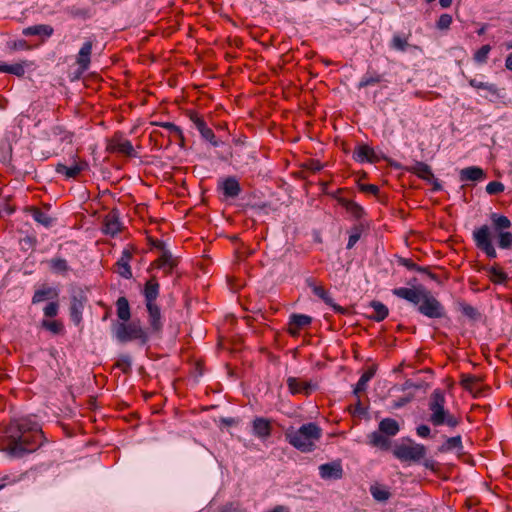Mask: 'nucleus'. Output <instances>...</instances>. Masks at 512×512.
Returning a JSON list of instances; mask_svg holds the SVG:
<instances>
[{
	"mask_svg": "<svg viewBox=\"0 0 512 512\" xmlns=\"http://www.w3.org/2000/svg\"><path fill=\"white\" fill-rule=\"evenodd\" d=\"M253 434L261 439H266L271 435L272 426L270 420L263 417H256L252 424Z\"/></svg>",
	"mask_w": 512,
	"mask_h": 512,
	"instance_id": "aec40b11",
	"label": "nucleus"
},
{
	"mask_svg": "<svg viewBox=\"0 0 512 512\" xmlns=\"http://www.w3.org/2000/svg\"><path fill=\"white\" fill-rule=\"evenodd\" d=\"M393 454L401 461H419L426 455V448L421 444H402L394 448Z\"/></svg>",
	"mask_w": 512,
	"mask_h": 512,
	"instance_id": "1a4fd4ad",
	"label": "nucleus"
},
{
	"mask_svg": "<svg viewBox=\"0 0 512 512\" xmlns=\"http://www.w3.org/2000/svg\"><path fill=\"white\" fill-rule=\"evenodd\" d=\"M460 180L465 181H480L485 178L484 170L480 167L470 166L460 171Z\"/></svg>",
	"mask_w": 512,
	"mask_h": 512,
	"instance_id": "5701e85b",
	"label": "nucleus"
},
{
	"mask_svg": "<svg viewBox=\"0 0 512 512\" xmlns=\"http://www.w3.org/2000/svg\"><path fill=\"white\" fill-rule=\"evenodd\" d=\"M89 167L87 161L80 159L77 155L72 157V164L67 166L62 163L56 165V172L65 175L66 178H76L81 172Z\"/></svg>",
	"mask_w": 512,
	"mask_h": 512,
	"instance_id": "9b49d317",
	"label": "nucleus"
},
{
	"mask_svg": "<svg viewBox=\"0 0 512 512\" xmlns=\"http://www.w3.org/2000/svg\"><path fill=\"white\" fill-rule=\"evenodd\" d=\"M42 328L46 329L47 331L51 332L54 335H59L64 332V325L59 320H47L44 319L41 322Z\"/></svg>",
	"mask_w": 512,
	"mask_h": 512,
	"instance_id": "a19ab883",
	"label": "nucleus"
},
{
	"mask_svg": "<svg viewBox=\"0 0 512 512\" xmlns=\"http://www.w3.org/2000/svg\"><path fill=\"white\" fill-rule=\"evenodd\" d=\"M108 149L110 152H117L126 156L134 155V148L132 143L129 140L122 139L120 137H114L111 140Z\"/></svg>",
	"mask_w": 512,
	"mask_h": 512,
	"instance_id": "a211bd4d",
	"label": "nucleus"
},
{
	"mask_svg": "<svg viewBox=\"0 0 512 512\" xmlns=\"http://www.w3.org/2000/svg\"><path fill=\"white\" fill-rule=\"evenodd\" d=\"M382 79L383 77L381 74L375 71H367V73L361 78L360 82L358 83V89L378 84L382 81Z\"/></svg>",
	"mask_w": 512,
	"mask_h": 512,
	"instance_id": "4c0bfd02",
	"label": "nucleus"
},
{
	"mask_svg": "<svg viewBox=\"0 0 512 512\" xmlns=\"http://www.w3.org/2000/svg\"><path fill=\"white\" fill-rule=\"evenodd\" d=\"M28 212L37 223L46 228L51 227L54 223V219L49 214L43 212L40 208L30 207Z\"/></svg>",
	"mask_w": 512,
	"mask_h": 512,
	"instance_id": "c85d7f7f",
	"label": "nucleus"
},
{
	"mask_svg": "<svg viewBox=\"0 0 512 512\" xmlns=\"http://www.w3.org/2000/svg\"><path fill=\"white\" fill-rule=\"evenodd\" d=\"M115 366L123 373H129L131 371V357L127 354L120 355Z\"/></svg>",
	"mask_w": 512,
	"mask_h": 512,
	"instance_id": "49530a36",
	"label": "nucleus"
},
{
	"mask_svg": "<svg viewBox=\"0 0 512 512\" xmlns=\"http://www.w3.org/2000/svg\"><path fill=\"white\" fill-rule=\"evenodd\" d=\"M473 240L478 249L483 251L487 257L496 258L497 252L492 243L491 228L488 225H482L481 227L473 231Z\"/></svg>",
	"mask_w": 512,
	"mask_h": 512,
	"instance_id": "0eeeda50",
	"label": "nucleus"
},
{
	"mask_svg": "<svg viewBox=\"0 0 512 512\" xmlns=\"http://www.w3.org/2000/svg\"><path fill=\"white\" fill-rule=\"evenodd\" d=\"M429 410L431 411L429 421L434 426L446 424L451 428H455L460 423L457 417L445 409V396L440 389L434 390L431 394Z\"/></svg>",
	"mask_w": 512,
	"mask_h": 512,
	"instance_id": "7ed1b4c3",
	"label": "nucleus"
},
{
	"mask_svg": "<svg viewBox=\"0 0 512 512\" xmlns=\"http://www.w3.org/2000/svg\"><path fill=\"white\" fill-rule=\"evenodd\" d=\"M505 189L504 184L499 181H491L486 186V192L490 195H496L503 192Z\"/></svg>",
	"mask_w": 512,
	"mask_h": 512,
	"instance_id": "3c124183",
	"label": "nucleus"
},
{
	"mask_svg": "<svg viewBox=\"0 0 512 512\" xmlns=\"http://www.w3.org/2000/svg\"><path fill=\"white\" fill-rule=\"evenodd\" d=\"M54 29L52 26L47 24H39L24 28L22 34L24 36H44L50 37L53 35Z\"/></svg>",
	"mask_w": 512,
	"mask_h": 512,
	"instance_id": "b1692460",
	"label": "nucleus"
},
{
	"mask_svg": "<svg viewBox=\"0 0 512 512\" xmlns=\"http://www.w3.org/2000/svg\"><path fill=\"white\" fill-rule=\"evenodd\" d=\"M156 125H159L165 129H167L170 133H173L175 136L179 137L181 140L184 139L182 130L179 126L175 125L172 122H161L156 123Z\"/></svg>",
	"mask_w": 512,
	"mask_h": 512,
	"instance_id": "09e8293b",
	"label": "nucleus"
},
{
	"mask_svg": "<svg viewBox=\"0 0 512 512\" xmlns=\"http://www.w3.org/2000/svg\"><path fill=\"white\" fill-rule=\"evenodd\" d=\"M490 273L493 276L494 280L501 283L507 279V275L502 272L498 267H492L490 269Z\"/></svg>",
	"mask_w": 512,
	"mask_h": 512,
	"instance_id": "6e6d98bb",
	"label": "nucleus"
},
{
	"mask_svg": "<svg viewBox=\"0 0 512 512\" xmlns=\"http://www.w3.org/2000/svg\"><path fill=\"white\" fill-rule=\"evenodd\" d=\"M428 182L433 185V190L434 191H439V190L442 189V186H441L440 182L434 176H433V179H431V181H428Z\"/></svg>",
	"mask_w": 512,
	"mask_h": 512,
	"instance_id": "338daca9",
	"label": "nucleus"
},
{
	"mask_svg": "<svg viewBox=\"0 0 512 512\" xmlns=\"http://www.w3.org/2000/svg\"><path fill=\"white\" fill-rule=\"evenodd\" d=\"M461 311L464 315H466L467 317H469L471 319H475L478 316L477 310L469 304L462 305Z\"/></svg>",
	"mask_w": 512,
	"mask_h": 512,
	"instance_id": "4d7b16f0",
	"label": "nucleus"
},
{
	"mask_svg": "<svg viewBox=\"0 0 512 512\" xmlns=\"http://www.w3.org/2000/svg\"><path fill=\"white\" fill-rule=\"evenodd\" d=\"M370 307L372 308L373 312L370 315V318H372L375 321H382L388 316V308L379 301H372L370 303Z\"/></svg>",
	"mask_w": 512,
	"mask_h": 512,
	"instance_id": "c9c22d12",
	"label": "nucleus"
},
{
	"mask_svg": "<svg viewBox=\"0 0 512 512\" xmlns=\"http://www.w3.org/2000/svg\"><path fill=\"white\" fill-rule=\"evenodd\" d=\"M113 333L116 339L121 343L138 340L144 345L148 341V335L139 322L130 323L118 322L113 325Z\"/></svg>",
	"mask_w": 512,
	"mask_h": 512,
	"instance_id": "39448f33",
	"label": "nucleus"
},
{
	"mask_svg": "<svg viewBox=\"0 0 512 512\" xmlns=\"http://www.w3.org/2000/svg\"><path fill=\"white\" fill-rule=\"evenodd\" d=\"M85 298L73 296L70 303V317L75 324H79L82 320V311L84 309Z\"/></svg>",
	"mask_w": 512,
	"mask_h": 512,
	"instance_id": "4be33fe9",
	"label": "nucleus"
},
{
	"mask_svg": "<svg viewBox=\"0 0 512 512\" xmlns=\"http://www.w3.org/2000/svg\"><path fill=\"white\" fill-rule=\"evenodd\" d=\"M158 266L160 268H164L167 270L168 273H170L173 268L177 265L176 259H174L170 252L163 251L161 256L157 260Z\"/></svg>",
	"mask_w": 512,
	"mask_h": 512,
	"instance_id": "ea45409f",
	"label": "nucleus"
},
{
	"mask_svg": "<svg viewBox=\"0 0 512 512\" xmlns=\"http://www.w3.org/2000/svg\"><path fill=\"white\" fill-rule=\"evenodd\" d=\"M40 424L30 417L13 419L1 438L2 450L9 456L21 458L35 452L44 443Z\"/></svg>",
	"mask_w": 512,
	"mask_h": 512,
	"instance_id": "f257e3e1",
	"label": "nucleus"
},
{
	"mask_svg": "<svg viewBox=\"0 0 512 512\" xmlns=\"http://www.w3.org/2000/svg\"><path fill=\"white\" fill-rule=\"evenodd\" d=\"M461 385L471 393H478L480 391L481 379L474 375L463 374L461 376Z\"/></svg>",
	"mask_w": 512,
	"mask_h": 512,
	"instance_id": "72a5a7b5",
	"label": "nucleus"
},
{
	"mask_svg": "<svg viewBox=\"0 0 512 512\" xmlns=\"http://www.w3.org/2000/svg\"><path fill=\"white\" fill-rule=\"evenodd\" d=\"M337 200L353 217L360 219L364 216V209L356 202L342 197H339Z\"/></svg>",
	"mask_w": 512,
	"mask_h": 512,
	"instance_id": "7c9ffc66",
	"label": "nucleus"
},
{
	"mask_svg": "<svg viewBox=\"0 0 512 512\" xmlns=\"http://www.w3.org/2000/svg\"><path fill=\"white\" fill-rule=\"evenodd\" d=\"M122 230L119 214L116 210L110 211L103 219L102 231L106 235L114 237Z\"/></svg>",
	"mask_w": 512,
	"mask_h": 512,
	"instance_id": "ddd939ff",
	"label": "nucleus"
},
{
	"mask_svg": "<svg viewBox=\"0 0 512 512\" xmlns=\"http://www.w3.org/2000/svg\"><path fill=\"white\" fill-rule=\"evenodd\" d=\"M305 167L315 173L319 172L323 168V165L318 160L311 159L305 164Z\"/></svg>",
	"mask_w": 512,
	"mask_h": 512,
	"instance_id": "13d9d810",
	"label": "nucleus"
},
{
	"mask_svg": "<svg viewBox=\"0 0 512 512\" xmlns=\"http://www.w3.org/2000/svg\"><path fill=\"white\" fill-rule=\"evenodd\" d=\"M376 373V367L370 366L360 377L355 388L354 394L359 398V394L364 392L367 388L368 382L374 377Z\"/></svg>",
	"mask_w": 512,
	"mask_h": 512,
	"instance_id": "cd10ccee",
	"label": "nucleus"
},
{
	"mask_svg": "<svg viewBox=\"0 0 512 512\" xmlns=\"http://www.w3.org/2000/svg\"><path fill=\"white\" fill-rule=\"evenodd\" d=\"M361 191L376 195L379 192L378 186L374 184H363L360 186Z\"/></svg>",
	"mask_w": 512,
	"mask_h": 512,
	"instance_id": "052dcab7",
	"label": "nucleus"
},
{
	"mask_svg": "<svg viewBox=\"0 0 512 512\" xmlns=\"http://www.w3.org/2000/svg\"><path fill=\"white\" fill-rule=\"evenodd\" d=\"M223 193L226 197H237L241 192L240 184L234 177H228L222 184Z\"/></svg>",
	"mask_w": 512,
	"mask_h": 512,
	"instance_id": "473e14b6",
	"label": "nucleus"
},
{
	"mask_svg": "<svg viewBox=\"0 0 512 512\" xmlns=\"http://www.w3.org/2000/svg\"><path fill=\"white\" fill-rule=\"evenodd\" d=\"M469 84L476 89H484L493 95H498V88L493 83L482 82L477 79H470Z\"/></svg>",
	"mask_w": 512,
	"mask_h": 512,
	"instance_id": "37998d69",
	"label": "nucleus"
},
{
	"mask_svg": "<svg viewBox=\"0 0 512 512\" xmlns=\"http://www.w3.org/2000/svg\"><path fill=\"white\" fill-rule=\"evenodd\" d=\"M399 430V424L395 419L384 418L380 421L378 430L368 435V443L373 447L388 450L391 445L389 438L395 436Z\"/></svg>",
	"mask_w": 512,
	"mask_h": 512,
	"instance_id": "20e7f679",
	"label": "nucleus"
},
{
	"mask_svg": "<svg viewBox=\"0 0 512 512\" xmlns=\"http://www.w3.org/2000/svg\"><path fill=\"white\" fill-rule=\"evenodd\" d=\"M492 228L498 235V245L502 249L512 248V233L507 231L512 223L508 217L497 213L491 214Z\"/></svg>",
	"mask_w": 512,
	"mask_h": 512,
	"instance_id": "423d86ee",
	"label": "nucleus"
},
{
	"mask_svg": "<svg viewBox=\"0 0 512 512\" xmlns=\"http://www.w3.org/2000/svg\"><path fill=\"white\" fill-rule=\"evenodd\" d=\"M353 158L357 161V162H373L374 161V151L371 147H369L368 145H359L357 146V148L355 149L354 153H353Z\"/></svg>",
	"mask_w": 512,
	"mask_h": 512,
	"instance_id": "2f4dec72",
	"label": "nucleus"
},
{
	"mask_svg": "<svg viewBox=\"0 0 512 512\" xmlns=\"http://www.w3.org/2000/svg\"><path fill=\"white\" fill-rule=\"evenodd\" d=\"M29 65L30 63L28 61H22L11 65L0 62V72L22 77L25 74V67Z\"/></svg>",
	"mask_w": 512,
	"mask_h": 512,
	"instance_id": "c756f323",
	"label": "nucleus"
},
{
	"mask_svg": "<svg viewBox=\"0 0 512 512\" xmlns=\"http://www.w3.org/2000/svg\"><path fill=\"white\" fill-rule=\"evenodd\" d=\"M451 24H452V16L449 14H442V15H440V17L436 23V27L439 30H447Z\"/></svg>",
	"mask_w": 512,
	"mask_h": 512,
	"instance_id": "864d4df0",
	"label": "nucleus"
},
{
	"mask_svg": "<svg viewBox=\"0 0 512 512\" xmlns=\"http://www.w3.org/2000/svg\"><path fill=\"white\" fill-rule=\"evenodd\" d=\"M116 306L117 316L125 323L130 319L131 316L128 300L125 297H120L116 302Z\"/></svg>",
	"mask_w": 512,
	"mask_h": 512,
	"instance_id": "58836bf2",
	"label": "nucleus"
},
{
	"mask_svg": "<svg viewBox=\"0 0 512 512\" xmlns=\"http://www.w3.org/2000/svg\"><path fill=\"white\" fill-rule=\"evenodd\" d=\"M312 322V318L304 314H292L289 317L288 333L291 336H298L301 329L309 326Z\"/></svg>",
	"mask_w": 512,
	"mask_h": 512,
	"instance_id": "4468645a",
	"label": "nucleus"
},
{
	"mask_svg": "<svg viewBox=\"0 0 512 512\" xmlns=\"http://www.w3.org/2000/svg\"><path fill=\"white\" fill-rule=\"evenodd\" d=\"M221 512H245V511L233 504H227L224 506V508L221 510Z\"/></svg>",
	"mask_w": 512,
	"mask_h": 512,
	"instance_id": "e2e57ef3",
	"label": "nucleus"
},
{
	"mask_svg": "<svg viewBox=\"0 0 512 512\" xmlns=\"http://www.w3.org/2000/svg\"><path fill=\"white\" fill-rule=\"evenodd\" d=\"M418 311L431 319L443 318L445 309L443 305L428 291L418 306Z\"/></svg>",
	"mask_w": 512,
	"mask_h": 512,
	"instance_id": "6e6552de",
	"label": "nucleus"
},
{
	"mask_svg": "<svg viewBox=\"0 0 512 512\" xmlns=\"http://www.w3.org/2000/svg\"><path fill=\"white\" fill-rule=\"evenodd\" d=\"M402 264H403L404 266H406V267H407L408 269H410V270H416V271H418V272H425V273H428V275H429L432 279L436 280V275H434V274H432V273L428 272V271H427V268L418 266L417 264H415L414 262H412L410 259H403V260H402Z\"/></svg>",
	"mask_w": 512,
	"mask_h": 512,
	"instance_id": "603ef678",
	"label": "nucleus"
},
{
	"mask_svg": "<svg viewBox=\"0 0 512 512\" xmlns=\"http://www.w3.org/2000/svg\"><path fill=\"white\" fill-rule=\"evenodd\" d=\"M505 66L508 70H512V53H510L505 61Z\"/></svg>",
	"mask_w": 512,
	"mask_h": 512,
	"instance_id": "774afa93",
	"label": "nucleus"
},
{
	"mask_svg": "<svg viewBox=\"0 0 512 512\" xmlns=\"http://www.w3.org/2000/svg\"><path fill=\"white\" fill-rule=\"evenodd\" d=\"M362 230L359 226H355L352 228L348 243H347V249H352L355 244L358 242V240L361 237Z\"/></svg>",
	"mask_w": 512,
	"mask_h": 512,
	"instance_id": "8fccbe9b",
	"label": "nucleus"
},
{
	"mask_svg": "<svg viewBox=\"0 0 512 512\" xmlns=\"http://www.w3.org/2000/svg\"><path fill=\"white\" fill-rule=\"evenodd\" d=\"M58 295V291L55 288L43 286L35 291L32 297V303L37 304L45 300L56 299Z\"/></svg>",
	"mask_w": 512,
	"mask_h": 512,
	"instance_id": "393cba45",
	"label": "nucleus"
},
{
	"mask_svg": "<svg viewBox=\"0 0 512 512\" xmlns=\"http://www.w3.org/2000/svg\"><path fill=\"white\" fill-rule=\"evenodd\" d=\"M309 286L312 288L313 293L321 298L327 305L331 306L335 312L341 314L345 313L346 309L336 304L332 297L324 289V287L315 285L313 283H309Z\"/></svg>",
	"mask_w": 512,
	"mask_h": 512,
	"instance_id": "412c9836",
	"label": "nucleus"
},
{
	"mask_svg": "<svg viewBox=\"0 0 512 512\" xmlns=\"http://www.w3.org/2000/svg\"><path fill=\"white\" fill-rule=\"evenodd\" d=\"M93 42L88 40L86 41L82 47L80 48L77 58L76 64L81 69V71H86L89 69L91 62V53H92Z\"/></svg>",
	"mask_w": 512,
	"mask_h": 512,
	"instance_id": "6ab92c4d",
	"label": "nucleus"
},
{
	"mask_svg": "<svg viewBox=\"0 0 512 512\" xmlns=\"http://www.w3.org/2000/svg\"><path fill=\"white\" fill-rule=\"evenodd\" d=\"M50 270L56 274H66L69 271L67 261L60 257H54L48 261Z\"/></svg>",
	"mask_w": 512,
	"mask_h": 512,
	"instance_id": "e433bc0d",
	"label": "nucleus"
},
{
	"mask_svg": "<svg viewBox=\"0 0 512 512\" xmlns=\"http://www.w3.org/2000/svg\"><path fill=\"white\" fill-rule=\"evenodd\" d=\"M462 448V438L460 435L450 437L446 440L445 444L442 446V451H449L453 449H461Z\"/></svg>",
	"mask_w": 512,
	"mask_h": 512,
	"instance_id": "a18cd8bd",
	"label": "nucleus"
},
{
	"mask_svg": "<svg viewBox=\"0 0 512 512\" xmlns=\"http://www.w3.org/2000/svg\"><path fill=\"white\" fill-rule=\"evenodd\" d=\"M408 170L425 181L433 179L431 167L424 162L416 161Z\"/></svg>",
	"mask_w": 512,
	"mask_h": 512,
	"instance_id": "a878e982",
	"label": "nucleus"
},
{
	"mask_svg": "<svg viewBox=\"0 0 512 512\" xmlns=\"http://www.w3.org/2000/svg\"><path fill=\"white\" fill-rule=\"evenodd\" d=\"M411 398L410 397H400L398 398L395 402H394V407L395 408H400L404 405H406L408 402H410Z\"/></svg>",
	"mask_w": 512,
	"mask_h": 512,
	"instance_id": "0e129e2a",
	"label": "nucleus"
},
{
	"mask_svg": "<svg viewBox=\"0 0 512 512\" xmlns=\"http://www.w3.org/2000/svg\"><path fill=\"white\" fill-rule=\"evenodd\" d=\"M491 51L490 45H483L480 49H478L473 56V59L478 64H484L487 62L488 55Z\"/></svg>",
	"mask_w": 512,
	"mask_h": 512,
	"instance_id": "c03bdc74",
	"label": "nucleus"
},
{
	"mask_svg": "<svg viewBox=\"0 0 512 512\" xmlns=\"http://www.w3.org/2000/svg\"><path fill=\"white\" fill-rule=\"evenodd\" d=\"M13 48L14 49H28L29 46L25 40H18L16 42H14Z\"/></svg>",
	"mask_w": 512,
	"mask_h": 512,
	"instance_id": "69168bd1",
	"label": "nucleus"
},
{
	"mask_svg": "<svg viewBox=\"0 0 512 512\" xmlns=\"http://www.w3.org/2000/svg\"><path fill=\"white\" fill-rule=\"evenodd\" d=\"M58 311H59V304L57 302L53 301L45 306L44 315H45V317L52 318V317L57 316Z\"/></svg>",
	"mask_w": 512,
	"mask_h": 512,
	"instance_id": "5fc2aeb1",
	"label": "nucleus"
},
{
	"mask_svg": "<svg viewBox=\"0 0 512 512\" xmlns=\"http://www.w3.org/2000/svg\"><path fill=\"white\" fill-rule=\"evenodd\" d=\"M408 46V42L406 38L401 37L400 35H394L391 41V47L398 51H405Z\"/></svg>",
	"mask_w": 512,
	"mask_h": 512,
	"instance_id": "de8ad7c7",
	"label": "nucleus"
},
{
	"mask_svg": "<svg viewBox=\"0 0 512 512\" xmlns=\"http://www.w3.org/2000/svg\"><path fill=\"white\" fill-rule=\"evenodd\" d=\"M321 437L322 429L313 422L303 424L298 429L289 428L285 432L288 443L303 453L314 451Z\"/></svg>",
	"mask_w": 512,
	"mask_h": 512,
	"instance_id": "f03ea898",
	"label": "nucleus"
},
{
	"mask_svg": "<svg viewBox=\"0 0 512 512\" xmlns=\"http://www.w3.org/2000/svg\"><path fill=\"white\" fill-rule=\"evenodd\" d=\"M425 287L419 285L413 288L400 287L393 290V294L401 299L419 306L425 294L428 292Z\"/></svg>",
	"mask_w": 512,
	"mask_h": 512,
	"instance_id": "9d476101",
	"label": "nucleus"
},
{
	"mask_svg": "<svg viewBox=\"0 0 512 512\" xmlns=\"http://www.w3.org/2000/svg\"><path fill=\"white\" fill-rule=\"evenodd\" d=\"M370 493L377 501L384 502L390 498V492L381 485L375 484L370 487Z\"/></svg>",
	"mask_w": 512,
	"mask_h": 512,
	"instance_id": "79ce46f5",
	"label": "nucleus"
},
{
	"mask_svg": "<svg viewBox=\"0 0 512 512\" xmlns=\"http://www.w3.org/2000/svg\"><path fill=\"white\" fill-rule=\"evenodd\" d=\"M417 434L420 437L426 438L430 435V428L427 425H420L417 427Z\"/></svg>",
	"mask_w": 512,
	"mask_h": 512,
	"instance_id": "680f3d73",
	"label": "nucleus"
},
{
	"mask_svg": "<svg viewBox=\"0 0 512 512\" xmlns=\"http://www.w3.org/2000/svg\"><path fill=\"white\" fill-rule=\"evenodd\" d=\"M287 386L289 391L295 394L309 395L316 389V385L309 381H302L296 377H289L287 379Z\"/></svg>",
	"mask_w": 512,
	"mask_h": 512,
	"instance_id": "2eb2a0df",
	"label": "nucleus"
},
{
	"mask_svg": "<svg viewBox=\"0 0 512 512\" xmlns=\"http://www.w3.org/2000/svg\"><path fill=\"white\" fill-rule=\"evenodd\" d=\"M132 259V252L130 249H124L121 257L116 262V272L125 279L132 277V271L130 267V260Z\"/></svg>",
	"mask_w": 512,
	"mask_h": 512,
	"instance_id": "f3484780",
	"label": "nucleus"
},
{
	"mask_svg": "<svg viewBox=\"0 0 512 512\" xmlns=\"http://www.w3.org/2000/svg\"><path fill=\"white\" fill-rule=\"evenodd\" d=\"M159 294V284L156 280H149L145 284L144 296L146 299V305L155 304Z\"/></svg>",
	"mask_w": 512,
	"mask_h": 512,
	"instance_id": "f704fd0d",
	"label": "nucleus"
},
{
	"mask_svg": "<svg viewBox=\"0 0 512 512\" xmlns=\"http://www.w3.org/2000/svg\"><path fill=\"white\" fill-rule=\"evenodd\" d=\"M53 133L56 134V135L63 134V137H61V140L62 141H67V143H69V144L72 143V134L63 131V129L61 127H59V126L54 127L53 128Z\"/></svg>",
	"mask_w": 512,
	"mask_h": 512,
	"instance_id": "bf43d9fd",
	"label": "nucleus"
},
{
	"mask_svg": "<svg viewBox=\"0 0 512 512\" xmlns=\"http://www.w3.org/2000/svg\"><path fill=\"white\" fill-rule=\"evenodd\" d=\"M189 119L206 141L210 142L215 147L219 145L213 130L207 126L204 119L198 113L193 111L189 112Z\"/></svg>",
	"mask_w": 512,
	"mask_h": 512,
	"instance_id": "f8f14e48",
	"label": "nucleus"
},
{
	"mask_svg": "<svg viewBox=\"0 0 512 512\" xmlns=\"http://www.w3.org/2000/svg\"><path fill=\"white\" fill-rule=\"evenodd\" d=\"M149 313V324L151 329L155 332H159L162 329L161 313L160 309L156 304L146 305Z\"/></svg>",
	"mask_w": 512,
	"mask_h": 512,
	"instance_id": "bb28decb",
	"label": "nucleus"
},
{
	"mask_svg": "<svg viewBox=\"0 0 512 512\" xmlns=\"http://www.w3.org/2000/svg\"><path fill=\"white\" fill-rule=\"evenodd\" d=\"M319 474L325 480H338L343 476V468L339 462L326 463L319 466Z\"/></svg>",
	"mask_w": 512,
	"mask_h": 512,
	"instance_id": "dca6fc26",
	"label": "nucleus"
}]
</instances>
